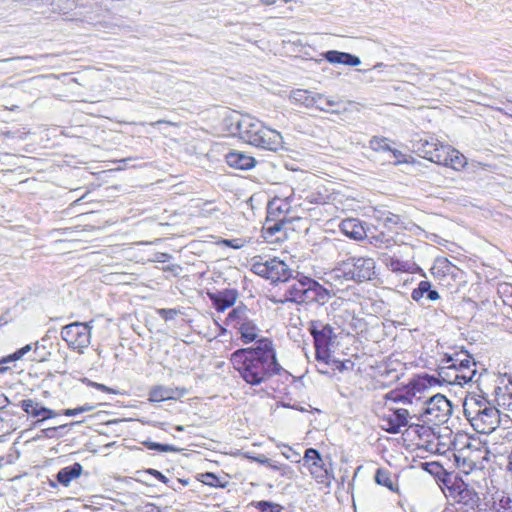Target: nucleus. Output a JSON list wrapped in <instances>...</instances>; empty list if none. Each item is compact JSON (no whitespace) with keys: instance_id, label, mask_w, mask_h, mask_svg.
Returning a JSON list of instances; mask_svg holds the SVG:
<instances>
[{"instance_id":"obj_1","label":"nucleus","mask_w":512,"mask_h":512,"mask_svg":"<svg viewBox=\"0 0 512 512\" xmlns=\"http://www.w3.org/2000/svg\"><path fill=\"white\" fill-rule=\"evenodd\" d=\"M230 361L242 379L252 386L266 382L281 371L286 372L278 363L273 342L268 338L257 340L255 346L234 351Z\"/></svg>"},{"instance_id":"obj_2","label":"nucleus","mask_w":512,"mask_h":512,"mask_svg":"<svg viewBox=\"0 0 512 512\" xmlns=\"http://www.w3.org/2000/svg\"><path fill=\"white\" fill-rule=\"evenodd\" d=\"M233 135L257 148L277 151L282 147L281 134L263 125V123L249 115L240 116L231 122Z\"/></svg>"},{"instance_id":"obj_3","label":"nucleus","mask_w":512,"mask_h":512,"mask_svg":"<svg viewBox=\"0 0 512 512\" xmlns=\"http://www.w3.org/2000/svg\"><path fill=\"white\" fill-rule=\"evenodd\" d=\"M463 411L473 429L481 434L493 432L500 423L499 410L483 396L468 394Z\"/></svg>"},{"instance_id":"obj_4","label":"nucleus","mask_w":512,"mask_h":512,"mask_svg":"<svg viewBox=\"0 0 512 512\" xmlns=\"http://www.w3.org/2000/svg\"><path fill=\"white\" fill-rule=\"evenodd\" d=\"M452 414L451 402L442 394L429 397L421 409L418 420L426 424L445 423Z\"/></svg>"},{"instance_id":"obj_5","label":"nucleus","mask_w":512,"mask_h":512,"mask_svg":"<svg viewBox=\"0 0 512 512\" xmlns=\"http://www.w3.org/2000/svg\"><path fill=\"white\" fill-rule=\"evenodd\" d=\"M441 364H449L452 372H456L465 384L478 381V379H475L477 376L476 362L464 349L452 354H444Z\"/></svg>"},{"instance_id":"obj_6","label":"nucleus","mask_w":512,"mask_h":512,"mask_svg":"<svg viewBox=\"0 0 512 512\" xmlns=\"http://www.w3.org/2000/svg\"><path fill=\"white\" fill-rule=\"evenodd\" d=\"M251 270L256 275L268 279L272 283L287 282L291 278H297V276H293V271L289 266L276 257L265 262L253 263Z\"/></svg>"},{"instance_id":"obj_7","label":"nucleus","mask_w":512,"mask_h":512,"mask_svg":"<svg viewBox=\"0 0 512 512\" xmlns=\"http://www.w3.org/2000/svg\"><path fill=\"white\" fill-rule=\"evenodd\" d=\"M413 151L420 157L433 163L445 161L447 156L445 147L440 141L432 136H424L411 141Z\"/></svg>"},{"instance_id":"obj_8","label":"nucleus","mask_w":512,"mask_h":512,"mask_svg":"<svg viewBox=\"0 0 512 512\" xmlns=\"http://www.w3.org/2000/svg\"><path fill=\"white\" fill-rule=\"evenodd\" d=\"M91 329L90 323L74 322L62 328L61 336L69 347L82 352L90 344Z\"/></svg>"},{"instance_id":"obj_9","label":"nucleus","mask_w":512,"mask_h":512,"mask_svg":"<svg viewBox=\"0 0 512 512\" xmlns=\"http://www.w3.org/2000/svg\"><path fill=\"white\" fill-rule=\"evenodd\" d=\"M346 265L350 269V278L352 281L362 283L370 281L375 276L376 264L373 258L370 257H348Z\"/></svg>"},{"instance_id":"obj_10","label":"nucleus","mask_w":512,"mask_h":512,"mask_svg":"<svg viewBox=\"0 0 512 512\" xmlns=\"http://www.w3.org/2000/svg\"><path fill=\"white\" fill-rule=\"evenodd\" d=\"M289 100L291 103L305 108H316L323 112H329L333 114H340L342 111L339 109H327L320 105V102L324 100V95L315 93L313 91L305 89H295L290 92Z\"/></svg>"},{"instance_id":"obj_11","label":"nucleus","mask_w":512,"mask_h":512,"mask_svg":"<svg viewBox=\"0 0 512 512\" xmlns=\"http://www.w3.org/2000/svg\"><path fill=\"white\" fill-rule=\"evenodd\" d=\"M304 461L305 463H308L310 474L318 483H324L329 479V469L326 467L322 456L317 449H306L304 454Z\"/></svg>"},{"instance_id":"obj_12","label":"nucleus","mask_w":512,"mask_h":512,"mask_svg":"<svg viewBox=\"0 0 512 512\" xmlns=\"http://www.w3.org/2000/svg\"><path fill=\"white\" fill-rule=\"evenodd\" d=\"M286 224L287 220H285V217L276 218L268 215L262 228L263 238L270 243L284 240L287 237Z\"/></svg>"},{"instance_id":"obj_13","label":"nucleus","mask_w":512,"mask_h":512,"mask_svg":"<svg viewBox=\"0 0 512 512\" xmlns=\"http://www.w3.org/2000/svg\"><path fill=\"white\" fill-rule=\"evenodd\" d=\"M334 293L325 288L315 279L309 277L306 293L304 297V304H317L324 306L329 302Z\"/></svg>"},{"instance_id":"obj_14","label":"nucleus","mask_w":512,"mask_h":512,"mask_svg":"<svg viewBox=\"0 0 512 512\" xmlns=\"http://www.w3.org/2000/svg\"><path fill=\"white\" fill-rule=\"evenodd\" d=\"M373 218L390 232L398 234L400 231L408 230V223L400 215L388 210L375 209Z\"/></svg>"},{"instance_id":"obj_15","label":"nucleus","mask_w":512,"mask_h":512,"mask_svg":"<svg viewBox=\"0 0 512 512\" xmlns=\"http://www.w3.org/2000/svg\"><path fill=\"white\" fill-rule=\"evenodd\" d=\"M74 2L69 0H34V14L50 18L52 14H66Z\"/></svg>"},{"instance_id":"obj_16","label":"nucleus","mask_w":512,"mask_h":512,"mask_svg":"<svg viewBox=\"0 0 512 512\" xmlns=\"http://www.w3.org/2000/svg\"><path fill=\"white\" fill-rule=\"evenodd\" d=\"M308 331L314 340V345L329 347L333 337H335L333 327L321 320H312L309 322Z\"/></svg>"},{"instance_id":"obj_17","label":"nucleus","mask_w":512,"mask_h":512,"mask_svg":"<svg viewBox=\"0 0 512 512\" xmlns=\"http://www.w3.org/2000/svg\"><path fill=\"white\" fill-rule=\"evenodd\" d=\"M459 505L458 510L461 512H472L479 506L480 498L478 494L468 487L467 484L462 482L457 486V491L454 496Z\"/></svg>"},{"instance_id":"obj_18","label":"nucleus","mask_w":512,"mask_h":512,"mask_svg":"<svg viewBox=\"0 0 512 512\" xmlns=\"http://www.w3.org/2000/svg\"><path fill=\"white\" fill-rule=\"evenodd\" d=\"M239 296L236 289H223L215 292H208V297L218 312H224L232 307Z\"/></svg>"},{"instance_id":"obj_19","label":"nucleus","mask_w":512,"mask_h":512,"mask_svg":"<svg viewBox=\"0 0 512 512\" xmlns=\"http://www.w3.org/2000/svg\"><path fill=\"white\" fill-rule=\"evenodd\" d=\"M54 416H56V413L53 410L40 405L38 402H34V418H38L34 421V429H39L41 433L34 436V441L40 437H52L54 435L56 431L55 426L47 428L42 427L44 420Z\"/></svg>"},{"instance_id":"obj_20","label":"nucleus","mask_w":512,"mask_h":512,"mask_svg":"<svg viewBox=\"0 0 512 512\" xmlns=\"http://www.w3.org/2000/svg\"><path fill=\"white\" fill-rule=\"evenodd\" d=\"M188 390L184 387H168L164 385H157L149 391V401L163 402L167 400H176L186 395Z\"/></svg>"},{"instance_id":"obj_21","label":"nucleus","mask_w":512,"mask_h":512,"mask_svg":"<svg viewBox=\"0 0 512 512\" xmlns=\"http://www.w3.org/2000/svg\"><path fill=\"white\" fill-rule=\"evenodd\" d=\"M409 412L406 409H396L383 417V429L391 434L400 432L401 427L408 425Z\"/></svg>"},{"instance_id":"obj_22","label":"nucleus","mask_w":512,"mask_h":512,"mask_svg":"<svg viewBox=\"0 0 512 512\" xmlns=\"http://www.w3.org/2000/svg\"><path fill=\"white\" fill-rule=\"evenodd\" d=\"M350 269H348L345 260L339 262L335 268L325 273L324 282L331 287L339 289L346 281H352L350 278Z\"/></svg>"},{"instance_id":"obj_23","label":"nucleus","mask_w":512,"mask_h":512,"mask_svg":"<svg viewBox=\"0 0 512 512\" xmlns=\"http://www.w3.org/2000/svg\"><path fill=\"white\" fill-rule=\"evenodd\" d=\"M340 230L343 234L354 240H363L367 237V232L361 221L354 218H347L341 221Z\"/></svg>"},{"instance_id":"obj_24","label":"nucleus","mask_w":512,"mask_h":512,"mask_svg":"<svg viewBox=\"0 0 512 512\" xmlns=\"http://www.w3.org/2000/svg\"><path fill=\"white\" fill-rule=\"evenodd\" d=\"M225 159L226 163L230 167L239 170L252 169L256 164V160L254 157L239 151L229 152L228 154H226Z\"/></svg>"},{"instance_id":"obj_25","label":"nucleus","mask_w":512,"mask_h":512,"mask_svg":"<svg viewBox=\"0 0 512 512\" xmlns=\"http://www.w3.org/2000/svg\"><path fill=\"white\" fill-rule=\"evenodd\" d=\"M308 280V276L301 275V277L286 290V300L297 304L304 303Z\"/></svg>"},{"instance_id":"obj_26","label":"nucleus","mask_w":512,"mask_h":512,"mask_svg":"<svg viewBox=\"0 0 512 512\" xmlns=\"http://www.w3.org/2000/svg\"><path fill=\"white\" fill-rule=\"evenodd\" d=\"M323 57L331 64H344L347 66H358L361 60L358 56L347 52L337 50H329L323 53Z\"/></svg>"},{"instance_id":"obj_27","label":"nucleus","mask_w":512,"mask_h":512,"mask_svg":"<svg viewBox=\"0 0 512 512\" xmlns=\"http://www.w3.org/2000/svg\"><path fill=\"white\" fill-rule=\"evenodd\" d=\"M446 153L444 155L447 156L445 161L437 162L439 165L451 167L456 171H460L467 165V160L463 154H461L458 150L451 148L450 146L445 147Z\"/></svg>"},{"instance_id":"obj_28","label":"nucleus","mask_w":512,"mask_h":512,"mask_svg":"<svg viewBox=\"0 0 512 512\" xmlns=\"http://www.w3.org/2000/svg\"><path fill=\"white\" fill-rule=\"evenodd\" d=\"M83 471V467L80 463H74L70 466L62 468L56 475L57 482L67 487L72 480L78 478Z\"/></svg>"},{"instance_id":"obj_29","label":"nucleus","mask_w":512,"mask_h":512,"mask_svg":"<svg viewBox=\"0 0 512 512\" xmlns=\"http://www.w3.org/2000/svg\"><path fill=\"white\" fill-rule=\"evenodd\" d=\"M249 312L248 307L243 303H240L229 312L226 318V324L238 328L242 323L249 319Z\"/></svg>"},{"instance_id":"obj_30","label":"nucleus","mask_w":512,"mask_h":512,"mask_svg":"<svg viewBox=\"0 0 512 512\" xmlns=\"http://www.w3.org/2000/svg\"><path fill=\"white\" fill-rule=\"evenodd\" d=\"M53 349V342L50 337H44L41 341L34 343V361L44 362L48 360Z\"/></svg>"},{"instance_id":"obj_31","label":"nucleus","mask_w":512,"mask_h":512,"mask_svg":"<svg viewBox=\"0 0 512 512\" xmlns=\"http://www.w3.org/2000/svg\"><path fill=\"white\" fill-rule=\"evenodd\" d=\"M290 210V204L287 200H282L280 198H274L268 204V215L278 217H285L287 220V213Z\"/></svg>"},{"instance_id":"obj_32","label":"nucleus","mask_w":512,"mask_h":512,"mask_svg":"<svg viewBox=\"0 0 512 512\" xmlns=\"http://www.w3.org/2000/svg\"><path fill=\"white\" fill-rule=\"evenodd\" d=\"M237 329L241 334V340L244 344L255 341L258 336V328L250 318L246 322L242 323V325Z\"/></svg>"},{"instance_id":"obj_33","label":"nucleus","mask_w":512,"mask_h":512,"mask_svg":"<svg viewBox=\"0 0 512 512\" xmlns=\"http://www.w3.org/2000/svg\"><path fill=\"white\" fill-rule=\"evenodd\" d=\"M437 374L440 377L442 383L456 384L461 386L465 384L462 380H460V376L456 372H452L449 364H442V366L437 369Z\"/></svg>"},{"instance_id":"obj_34","label":"nucleus","mask_w":512,"mask_h":512,"mask_svg":"<svg viewBox=\"0 0 512 512\" xmlns=\"http://www.w3.org/2000/svg\"><path fill=\"white\" fill-rule=\"evenodd\" d=\"M438 384H442L440 377L437 375H429L425 374L419 377L416 381L411 383L412 389L416 391H420L421 389H425L426 387L435 386Z\"/></svg>"},{"instance_id":"obj_35","label":"nucleus","mask_w":512,"mask_h":512,"mask_svg":"<svg viewBox=\"0 0 512 512\" xmlns=\"http://www.w3.org/2000/svg\"><path fill=\"white\" fill-rule=\"evenodd\" d=\"M367 238L369 239L370 244L377 248H389L395 243L393 236L387 235L383 231L371 236L367 234Z\"/></svg>"},{"instance_id":"obj_36","label":"nucleus","mask_w":512,"mask_h":512,"mask_svg":"<svg viewBox=\"0 0 512 512\" xmlns=\"http://www.w3.org/2000/svg\"><path fill=\"white\" fill-rule=\"evenodd\" d=\"M31 349H32V345L31 344L25 345L24 347L20 348L16 352L8 355L7 357L1 358L0 359V365H3V364H6V363H10V362L19 360L20 358H22V356L24 354L29 352ZM7 369H8L7 367L0 366V373H5L7 371Z\"/></svg>"},{"instance_id":"obj_37","label":"nucleus","mask_w":512,"mask_h":512,"mask_svg":"<svg viewBox=\"0 0 512 512\" xmlns=\"http://www.w3.org/2000/svg\"><path fill=\"white\" fill-rule=\"evenodd\" d=\"M315 347V358L320 365H331L334 358L331 357L329 347H322L320 345H314Z\"/></svg>"},{"instance_id":"obj_38","label":"nucleus","mask_w":512,"mask_h":512,"mask_svg":"<svg viewBox=\"0 0 512 512\" xmlns=\"http://www.w3.org/2000/svg\"><path fill=\"white\" fill-rule=\"evenodd\" d=\"M385 265L392 272H406L408 271V263L395 257H388L385 259Z\"/></svg>"},{"instance_id":"obj_39","label":"nucleus","mask_w":512,"mask_h":512,"mask_svg":"<svg viewBox=\"0 0 512 512\" xmlns=\"http://www.w3.org/2000/svg\"><path fill=\"white\" fill-rule=\"evenodd\" d=\"M267 467L272 470L279 471L280 475L287 479H291L294 475V471L289 465L281 464L271 459L270 464H268Z\"/></svg>"},{"instance_id":"obj_40","label":"nucleus","mask_w":512,"mask_h":512,"mask_svg":"<svg viewBox=\"0 0 512 512\" xmlns=\"http://www.w3.org/2000/svg\"><path fill=\"white\" fill-rule=\"evenodd\" d=\"M429 284H430V281H427V280L420 281L418 283L417 287L415 289H413V291L411 293V298L415 302H419L424 296L427 295L428 290H429Z\"/></svg>"},{"instance_id":"obj_41","label":"nucleus","mask_w":512,"mask_h":512,"mask_svg":"<svg viewBox=\"0 0 512 512\" xmlns=\"http://www.w3.org/2000/svg\"><path fill=\"white\" fill-rule=\"evenodd\" d=\"M375 481L377 484L385 486L389 489L393 488V482L390 477V473L385 469H377L375 473Z\"/></svg>"},{"instance_id":"obj_42","label":"nucleus","mask_w":512,"mask_h":512,"mask_svg":"<svg viewBox=\"0 0 512 512\" xmlns=\"http://www.w3.org/2000/svg\"><path fill=\"white\" fill-rule=\"evenodd\" d=\"M388 141L389 140L385 137L374 136L370 140V147L374 151H388L389 152L390 150H392V147H390Z\"/></svg>"},{"instance_id":"obj_43","label":"nucleus","mask_w":512,"mask_h":512,"mask_svg":"<svg viewBox=\"0 0 512 512\" xmlns=\"http://www.w3.org/2000/svg\"><path fill=\"white\" fill-rule=\"evenodd\" d=\"M260 512H281L282 506L270 501H258L254 504Z\"/></svg>"},{"instance_id":"obj_44","label":"nucleus","mask_w":512,"mask_h":512,"mask_svg":"<svg viewBox=\"0 0 512 512\" xmlns=\"http://www.w3.org/2000/svg\"><path fill=\"white\" fill-rule=\"evenodd\" d=\"M496 504V512H512V498L502 496Z\"/></svg>"},{"instance_id":"obj_45","label":"nucleus","mask_w":512,"mask_h":512,"mask_svg":"<svg viewBox=\"0 0 512 512\" xmlns=\"http://www.w3.org/2000/svg\"><path fill=\"white\" fill-rule=\"evenodd\" d=\"M202 482L206 485L212 486V487H224V485L221 483L220 478L216 476L214 473L207 472L202 474Z\"/></svg>"},{"instance_id":"obj_46","label":"nucleus","mask_w":512,"mask_h":512,"mask_svg":"<svg viewBox=\"0 0 512 512\" xmlns=\"http://www.w3.org/2000/svg\"><path fill=\"white\" fill-rule=\"evenodd\" d=\"M331 365L332 370H338L340 372H343L345 370L352 368L353 363L350 360L340 361L337 359H333Z\"/></svg>"},{"instance_id":"obj_47","label":"nucleus","mask_w":512,"mask_h":512,"mask_svg":"<svg viewBox=\"0 0 512 512\" xmlns=\"http://www.w3.org/2000/svg\"><path fill=\"white\" fill-rule=\"evenodd\" d=\"M178 313L179 311L176 309L161 308L157 310V314L165 321L173 320Z\"/></svg>"},{"instance_id":"obj_48","label":"nucleus","mask_w":512,"mask_h":512,"mask_svg":"<svg viewBox=\"0 0 512 512\" xmlns=\"http://www.w3.org/2000/svg\"><path fill=\"white\" fill-rule=\"evenodd\" d=\"M12 423L11 419H5L4 417L0 416V440L5 435L9 434L12 430Z\"/></svg>"},{"instance_id":"obj_49","label":"nucleus","mask_w":512,"mask_h":512,"mask_svg":"<svg viewBox=\"0 0 512 512\" xmlns=\"http://www.w3.org/2000/svg\"><path fill=\"white\" fill-rule=\"evenodd\" d=\"M146 473L151 474L160 482H162V483L168 485L170 488L176 490L175 486L170 484V480L164 474H162L160 471H158L156 469H148L146 471Z\"/></svg>"},{"instance_id":"obj_50","label":"nucleus","mask_w":512,"mask_h":512,"mask_svg":"<svg viewBox=\"0 0 512 512\" xmlns=\"http://www.w3.org/2000/svg\"><path fill=\"white\" fill-rule=\"evenodd\" d=\"M246 457L261 464V465L267 466L268 464H270V459L263 454H260L257 456H250L247 454Z\"/></svg>"},{"instance_id":"obj_51","label":"nucleus","mask_w":512,"mask_h":512,"mask_svg":"<svg viewBox=\"0 0 512 512\" xmlns=\"http://www.w3.org/2000/svg\"><path fill=\"white\" fill-rule=\"evenodd\" d=\"M41 483L43 485V489L47 490L48 488L55 489L57 487V483L55 480L49 478L48 476L45 477V480H41Z\"/></svg>"},{"instance_id":"obj_52","label":"nucleus","mask_w":512,"mask_h":512,"mask_svg":"<svg viewBox=\"0 0 512 512\" xmlns=\"http://www.w3.org/2000/svg\"><path fill=\"white\" fill-rule=\"evenodd\" d=\"M426 298L430 301H436L440 298V295L438 293L437 290L433 289L432 288V284L430 283L429 284V290H428V293L426 295Z\"/></svg>"},{"instance_id":"obj_53","label":"nucleus","mask_w":512,"mask_h":512,"mask_svg":"<svg viewBox=\"0 0 512 512\" xmlns=\"http://www.w3.org/2000/svg\"><path fill=\"white\" fill-rule=\"evenodd\" d=\"M339 104H340V101H336L331 98H327L325 96H324V100H322L320 102V105L326 107L327 109H329V107L339 106Z\"/></svg>"},{"instance_id":"obj_54","label":"nucleus","mask_w":512,"mask_h":512,"mask_svg":"<svg viewBox=\"0 0 512 512\" xmlns=\"http://www.w3.org/2000/svg\"><path fill=\"white\" fill-rule=\"evenodd\" d=\"M180 270H181V266L178 264L168 265L163 268V271L171 272V273H173L174 276H177L179 274Z\"/></svg>"},{"instance_id":"obj_55","label":"nucleus","mask_w":512,"mask_h":512,"mask_svg":"<svg viewBox=\"0 0 512 512\" xmlns=\"http://www.w3.org/2000/svg\"><path fill=\"white\" fill-rule=\"evenodd\" d=\"M179 449L169 444H159L158 452H176Z\"/></svg>"},{"instance_id":"obj_56","label":"nucleus","mask_w":512,"mask_h":512,"mask_svg":"<svg viewBox=\"0 0 512 512\" xmlns=\"http://www.w3.org/2000/svg\"><path fill=\"white\" fill-rule=\"evenodd\" d=\"M285 447L288 449L289 452H282V455L286 458V459H292L293 458H298L299 457V453L293 451V449L287 445H285Z\"/></svg>"},{"instance_id":"obj_57","label":"nucleus","mask_w":512,"mask_h":512,"mask_svg":"<svg viewBox=\"0 0 512 512\" xmlns=\"http://www.w3.org/2000/svg\"><path fill=\"white\" fill-rule=\"evenodd\" d=\"M21 406L27 414H32V399L23 400Z\"/></svg>"},{"instance_id":"obj_58","label":"nucleus","mask_w":512,"mask_h":512,"mask_svg":"<svg viewBox=\"0 0 512 512\" xmlns=\"http://www.w3.org/2000/svg\"><path fill=\"white\" fill-rule=\"evenodd\" d=\"M91 386L95 387L98 390L104 391V392L116 393L113 389L105 386L104 384H100V383H96V382H91Z\"/></svg>"},{"instance_id":"obj_59","label":"nucleus","mask_w":512,"mask_h":512,"mask_svg":"<svg viewBox=\"0 0 512 512\" xmlns=\"http://www.w3.org/2000/svg\"><path fill=\"white\" fill-rule=\"evenodd\" d=\"M9 404L8 398L5 396L4 393L0 392V410H3L6 408Z\"/></svg>"},{"instance_id":"obj_60","label":"nucleus","mask_w":512,"mask_h":512,"mask_svg":"<svg viewBox=\"0 0 512 512\" xmlns=\"http://www.w3.org/2000/svg\"><path fill=\"white\" fill-rule=\"evenodd\" d=\"M144 446L150 450H155V451H158V448H159V444L160 443H157V442H153V441H145L143 442Z\"/></svg>"},{"instance_id":"obj_61","label":"nucleus","mask_w":512,"mask_h":512,"mask_svg":"<svg viewBox=\"0 0 512 512\" xmlns=\"http://www.w3.org/2000/svg\"><path fill=\"white\" fill-rule=\"evenodd\" d=\"M82 413V411H80V406L77 407V408H74V409H66L64 410V415L66 416H76L78 414Z\"/></svg>"},{"instance_id":"obj_62","label":"nucleus","mask_w":512,"mask_h":512,"mask_svg":"<svg viewBox=\"0 0 512 512\" xmlns=\"http://www.w3.org/2000/svg\"><path fill=\"white\" fill-rule=\"evenodd\" d=\"M172 258V256L168 253H160L158 256H157V261L158 262H165V261H168Z\"/></svg>"},{"instance_id":"obj_63","label":"nucleus","mask_w":512,"mask_h":512,"mask_svg":"<svg viewBox=\"0 0 512 512\" xmlns=\"http://www.w3.org/2000/svg\"><path fill=\"white\" fill-rule=\"evenodd\" d=\"M53 58H54L53 55H40V56L34 57V61L37 62L38 64H42L43 60L53 59Z\"/></svg>"},{"instance_id":"obj_64","label":"nucleus","mask_w":512,"mask_h":512,"mask_svg":"<svg viewBox=\"0 0 512 512\" xmlns=\"http://www.w3.org/2000/svg\"><path fill=\"white\" fill-rule=\"evenodd\" d=\"M330 365H320L319 363L317 364V371L321 374H329V370H328V367Z\"/></svg>"}]
</instances>
